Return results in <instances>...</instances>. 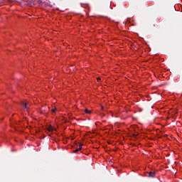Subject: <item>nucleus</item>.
<instances>
[{
	"mask_svg": "<svg viewBox=\"0 0 182 182\" xmlns=\"http://www.w3.org/2000/svg\"><path fill=\"white\" fill-rule=\"evenodd\" d=\"M154 176H156V172L151 171L149 173L148 177H154Z\"/></svg>",
	"mask_w": 182,
	"mask_h": 182,
	"instance_id": "obj_3",
	"label": "nucleus"
},
{
	"mask_svg": "<svg viewBox=\"0 0 182 182\" xmlns=\"http://www.w3.org/2000/svg\"><path fill=\"white\" fill-rule=\"evenodd\" d=\"M48 130L49 132H52V130H53V128L52 127V126H49L48 128Z\"/></svg>",
	"mask_w": 182,
	"mask_h": 182,
	"instance_id": "obj_5",
	"label": "nucleus"
},
{
	"mask_svg": "<svg viewBox=\"0 0 182 182\" xmlns=\"http://www.w3.org/2000/svg\"><path fill=\"white\" fill-rule=\"evenodd\" d=\"M82 146H83V144H80L79 145V148L77 149H75V150H74V151H73V153H77V151H79L80 150H82Z\"/></svg>",
	"mask_w": 182,
	"mask_h": 182,
	"instance_id": "obj_2",
	"label": "nucleus"
},
{
	"mask_svg": "<svg viewBox=\"0 0 182 182\" xmlns=\"http://www.w3.org/2000/svg\"><path fill=\"white\" fill-rule=\"evenodd\" d=\"M85 112L87 114H90V113H92V111L89 110L88 109H85Z\"/></svg>",
	"mask_w": 182,
	"mask_h": 182,
	"instance_id": "obj_4",
	"label": "nucleus"
},
{
	"mask_svg": "<svg viewBox=\"0 0 182 182\" xmlns=\"http://www.w3.org/2000/svg\"><path fill=\"white\" fill-rule=\"evenodd\" d=\"M21 106H23V107H25L26 110H28L29 109V104L28 102H21Z\"/></svg>",
	"mask_w": 182,
	"mask_h": 182,
	"instance_id": "obj_1",
	"label": "nucleus"
},
{
	"mask_svg": "<svg viewBox=\"0 0 182 182\" xmlns=\"http://www.w3.org/2000/svg\"><path fill=\"white\" fill-rule=\"evenodd\" d=\"M51 112H52L53 113H55V112H56V108L52 109Z\"/></svg>",
	"mask_w": 182,
	"mask_h": 182,
	"instance_id": "obj_6",
	"label": "nucleus"
},
{
	"mask_svg": "<svg viewBox=\"0 0 182 182\" xmlns=\"http://www.w3.org/2000/svg\"><path fill=\"white\" fill-rule=\"evenodd\" d=\"M43 112H45V110H41V113H43Z\"/></svg>",
	"mask_w": 182,
	"mask_h": 182,
	"instance_id": "obj_9",
	"label": "nucleus"
},
{
	"mask_svg": "<svg viewBox=\"0 0 182 182\" xmlns=\"http://www.w3.org/2000/svg\"><path fill=\"white\" fill-rule=\"evenodd\" d=\"M102 80V79L100 78V77H98L97 79V82H100Z\"/></svg>",
	"mask_w": 182,
	"mask_h": 182,
	"instance_id": "obj_7",
	"label": "nucleus"
},
{
	"mask_svg": "<svg viewBox=\"0 0 182 182\" xmlns=\"http://www.w3.org/2000/svg\"><path fill=\"white\" fill-rule=\"evenodd\" d=\"M101 109L102 110H103V109H105V107H103L102 105L101 106Z\"/></svg>",
	"mask_w": 182,
	"mask_h": 182,
	"instance_id": "obj_8",
	"label": "nucleus"
}]
</instances>
